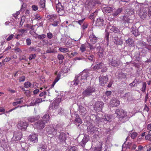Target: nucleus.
<instances>
[{
	"mask_svg": "<svg viewBox=\"0 0 151 151\" xmlns=\"http://www.w3.org/2000/svg\"><path fill=\"white\" fill-rule=\"evenodd\" d=\"M89 73L85 71H83L80 74V75L78 76L76 78L75 77L74 81V84L75 85H77L79 83H81L82 82H84V81H86V79L89 76Z\"/></svg>",
	"mask_w": 151,
	"mask_h": 151,
	"instance_id": "f257e3e1",
	"label": "nucleus"
},
{
	"mask_svg": "<svg viewBox=\"0 0 151 151\" xmlns=\"http://www.w3.org/2000/svg\"><path fill=\"white\" fill-rule=\"evenodd\" d=\"M109 64L114 67H117L119 65L118 59L116 56L109 55L108 56Z\"/></svg>",
	"mask_w": 151,
	"mask_h": 151,
	"instance_id": "f03ea898",
	"label": "nucleus"
},
{
	"mask_svg": "<svg viewBox=\"0 0 151 151\" xmlns=\"http://www.w3.org/2000/svg\"><path fill=\"white\" fill-rule=\"evenodd\" d=\"M57 137L58 142L59 144H65L68 138V135L64 132H62L60 133L57 136Z\"/></svg>",
	"mask_w": 151,
	"mask_h": 151,
	"instance_id": "7ed1b4c3",
	"label": "nucleus"
},
{
	"mask_svg": "<svg viewBox=\"0 0 151 151\" xmlns=\"http://www.w3.org/2000/svg\"><path fill=\"white\" fill-rule=\"evenodd\" d=\"M95 91L94 88L92 86H89L83 91L82 94L84 97H87L91 95L93 93L95 92Z\"/></svg>",
	"mask_w": 151,
	"mask_h": 151,
	"instance_id": "20e7f679",
	"label": "nucleus"
},
{
	"mask_svg": "<svg viewBox=\"0 0 151 151\" xmlns=\"http://www.w3.org/2000/svg\"><path fill=\"white\" fill-rule=\"evenodd\" d=\"M100 69H101V71L102 72H105L107 71V68L102 62L96 65L93 67V70H98Z\"/></svg>",
	"mask_w": 151,
	"mask_h": 151,
	"instance_id": "39448f33",
	"label": "nucleus"
},
{
	"mask_svg": "<svg viewBox=\"0 0 151 151\" xmlns=\"http://www.w3.org/2000/svg\"><path fill=\"white\" fill-rule=\"evenodd\" d=\"M47 134L49 137H52L54 135V133L55 132V128L53 125H50L46 128Z\"/></svg>",
	"mask_w": 151,
	"mask_h": 151,
	"instance_id": "423d86ee",
	"label": "nucleus"
},
{
	"mask_svg": "<svg viewBox=\"0 0 151 151\" xmlns=\"http://www.w3.org/2000/svg\"><path fill=\"white\" fill-rule=\"evenodd\" d=\"M115 114L117 115L116 116L119 119L123 118L127 116L126 112L122 109H116L115 111Z\"/></svg>",
	"mask_w": 151,
	"mask_h": 151,
	"instance_id": "0eeeda50",
	"label": "nucleus"
},
{
	"mask_svg": "<svg viewBox=\"0 0 151 151\" xmlns=\"http://www.w3.org/2000/svg\"><path fill=\"white\" fill-rule=\"evenodd\" d=\"M45 123L44 121L40 120L35 123L34 126L37 129H41L45 126Z\"/></svg>",
	"mask_w": 151,
	"mask_h": 151,
	"instance_id": "6e6552de",
	"label": "nucleus"
},
{
	"mask_svg": "<svg viewBox=\"0 0 151 151\" xmlns=\"http://www.w3.org/2000/svg\"><path fill=\"white\" fill-rule=\"evenodd\" d=\"M28 140L30 142L37 143L38 141V135L36 133H32L28 137Z\"/></svg>",
	"mask_w": 151,
	"mask_h": 151,
	"instance_id": "1a4fd4ad",
	"label": "nucleus"
},
{
	"mask_svg": "<svg viewBox=\"0 0 151 151\" xmlns=\"http://www.w3.org/2000/svg\"><path fill=\"white\" fill-rule=\"evenodd\" d=\"M104 104V103L101 101H98L96 102L94 105V108L96 111H101L102 109L103 105Z\"/></svg>",
	"mask_w": 151,
	"mask_h": 151,
	"instance_id": "9d476101",
	"label": "nucleus"
},
{
	"mask_svg": "<svg viewBox=\"0 0 151 151\" xmlns=\"http://www.w3.org/2000/svg\"><path fill=\"white\" fill-rule=\"evenodd\" d=\"M28 124L25 121H20L19 123L18 127L19 129L22 130H25L28 127Z\"/></svg>",
	"mask_w": 151,
	"mask_h": 151,
	"instance_id": "9b49d317",
	"label": "nucleus"
},
{
	"mask_svg": "<svg viewBox=\"0 0 151 151\" xmlns=\"http://www.w3.org/2000/svg\"><path fill=\"white\" fill-rule=\"evenodd\" d=\"M99 80L100 84L102 86H104L107 83L108 78L107 76H100L99 77Z\"/></svg>",
	"mask_w": 151,
	"mask_h": 151,
	"instance_id": "f8f14e48",
	"label": "nucleus"
},
{
	"mask_svg": "<svg viewBox=\"0 0 151 151\" xmlns=\"http://www.w3.org/2000/svg\"><path fill=\"white\" fill-rule=\"evenodd\" d=\"M141 9L139 14V16L142 19H144L147 14V9Z\"/></svg>",
	"mask_w": 151,
	"mask_h": 151,
	"instance_id": "ddd939ff",
	"label": "nucleus"
},
{
	"mask_svg": "<svg viewBox=\"0 0 151 151\" xmlns=\"http://www.w3.org/2000/svg\"><path fill=\"white\" fill-rule=\"evenodd\" d=\"M22 133L21 132H15L14 133V136L12 139L15 141L20 140L22 138Z\"/></svg>",
	"mask_w": 151,
	"mask_h": 151,
	"instance_id": "4468645a",
	"label": "nucleus"
},
{
	"mask_svg": "<svg viewBox=\"0 0 151 151\" xmlns=\"http://www.w3.org/2000/svg\"><path fill=\"white\" fill-rule=\"evenodd\" d=\"M89 140V137L88 135L85 134L84 135L82 141L80 142V144L83 148L85 147V145L87 142Z\"/></svg>",
	"mask_w": 151,
	"mask_h": 151,
	"instance_id": "2eb2a0df",
	"label": "nucleus"
},
{
	"mask_svg": "<svg viewBox=\"0 0 151 151\" xmlns=\"http://www.w3.org/2000/svg\"><path fill=\"white\" fill-rule=\"evenodd\" d=\"M95 3L92 0L87 1L86 3V7L89 11L95 6Z\"/></svg>",
	"mask_w": 151,
	"mask_h": 151,
	"instance_id": "dca6fc26",
	"label": "nucleus"
},
{
	"mask_svg": "<svg viewBox=\"0 0 151 151\" xmlns=\"http://www.w3.org/2000/svg\"><path fill=\"white\" fill-rule=\"evenodd\" d=\"M122 20L124 23H132L134 21L133 19L128 16H124L123 17Z\"/></svg>",
	"mask_w": 151,
	"mask_h": 151,
	"instance_id": "f3484780",
	"label": "nucleus"
},
{
	"mask_svg": "<svg viewBox=\"0 0 151 151\" xmlns=\"http://www.w3.org/2000/svg\"><path fill=\"white\" fill-rule=\"evenodd\" d=\"M120 104V101L117 99H112L110 102V105L112 107H116Z\"/></svg>",
	"mask_w": 151,
	"mask_h": 151,
	"instance_id": "a211bd4d",
	"label": "nucleus"
},
{
	"mask_svg": "<svg viewBox=\"0 0 151 151\" xmlns=\"http://www.w3.org/2000/svg\"><path fill=\"white\" fill-rule=\"evenodd\" d=\"M89 38L91 42L93 44L95 43L98 40L97 37L93 34H91L89 36Z\"/></svg>",
	"mask_w": 151,
	"mask_h": 151,
	"instance_id": "6ab92c4d",
	"label": "nucleus"
},
{
	"mask_svg": "<svg viewBox=\"0 0 151 151\" xmlns=\"http://www.w3.org/2000/svg\"><path fill=\"white\" fill-rule=\"evenodd\" d=\"M114 8L109 6L104 7L103 9V11L106 13H110L113 11Z\"/></svg>",
	"mask_w": 151,
	"mask_h": 151,
	"instance_id": "aec40b11",
	"label": "nucleus"
},
{
	"mask_svg": "<svg viewBox=\"0 0 151 151\" xmlns=\"http://www.w3.org/2000/svg\"><path fill=\"white\" fill-rule=\"evenodd\" d=\"M127 84L125 83H122L120 86L119 92L120 93H123V91L126 90Z\"/></svg>",
	"mask_w": 151,
	"mask_h": 151,
	"instance_id": "412c9836",
	"label": "nucleus"
},
{
	"mask_svg": "<svg viewBox=\"0 0 151 151\" xmlns=\"http://www.w3.org/2000/svg\"><path fill=\"white\" fill-rule=\"evenodd\" d=\"M46 18L51 22L54 21L57 18V16L55 14H49L47 15Z\"/></svg>",
	"mask_w": 151,
	"mask_h": 151,
	"instance_id": "4be33fe9",
	"label": "nucleus"
},
{
	"mask_svg": "<svg viewBox=\"0 0 151 151\" xmlns=\"http://www.w3.org/2000/svg\"><path fill=\"white\" fill-rule=\"evenodd\" d=\"M104 21L103 19L99 18L97 19L96 22V25L98 26H101L104 25Z\"/></svg>",
	"mask_w": 151,
	"mask_h": 151,
	"instance_id": "5701e85b",
	"label": "nucleus"
},
{
	"mask_svg": "<svg viewBox=\"0 0 151 151\" xmlns=\"http://www.w3.org/2000/svg\"><path fill=\"white\" fill-rule=\"evenodd\" d=\"M39 117L38 116H32L28 117V119L29 121L31 122H33L39 119Z\"/></svg>",
	"mask_w": 151,
	"mask_h": 151,
	"instance_id": "b1692460",
	"label": "nucleus"
},
{
	"mask_svg": "<svg viewBox=\"0 0 151 151\" xmlns=\"http://www.w3.org/2000/svg\"><path fill=\"white\" fill-rule=\"evenodd\" d=\"M114 40V43L117 45H121L123 43V42L121 39L117 37H115Z\"/></svg>",
	"mask_w": 151,
	"mask_h": 151,
	"instance_id": "393cba45",
	"label": "nucleus"
},
{
	"mask_svg": "<svg viewBox=\"0 0 151 151\" xmlns=\"http://www.w3.org/2000/svg\"><path fill=\"white\" fill-rule=\"evenodd\" d=\"M76 118L75 119V122H77L79 124L78 125V127H79L80 124H81L82 123V121L81 119L79 117V116L78 114H76Z\"/></svg>",
	"mask_w": 151,
	"mask_h": 151,
	"instance_id": "a878e982",
	"label": "nucleus"
},
{
	"mask_svg": "<svg viewBox=\"0 0 151 151\" xmlns=\"http://www.w3.org/2000/svg\"><path fill=\"white\" fill-rule=\"evenodd\" d=\"M131 32L135 36H137L139 34L138 32V29L136 28H132Z\"/></svg>",
	"mask_w": 151,
	"mask_h": 151,
	"instance_id": "bb28decb",
	"label": "nucleus"
},
{
	"mask_svg": "<svg viewBox=\"0 0 151 151\" xmlns=\"http://www.w3.org/2000/svg\"><path fill=\"white\" fill-rule=\"evenodd\" d=\"M111 27L110 29L111 31L116 33H119L120 32L119 29L116 27L112 26Z\"/></svg>",
	"mask_w": 151,
	"mask_h": 151,
	"instance_id": "cd10ccee",
	"label": "nucleus"
},
{
	"mask_svg": "<svg viewBox=\"0 0 151 151\" xmlns=\"http://www.w3.org/2000/svg\"><path fill=\"white\" fill-rule=\"evenodd\" d=\"M38 151H47L45 146L44 145L40 144L39 145V147Z\"/></svg>",
	"mask_w": 151,
	"mask_h": 151,
	"instance_id": "c85d7f7f",
	"label": "nucleus"
},
{
	"mask_svg": "<svg viewBox=\"0 0 151 151\" xmlns=\"http://www.w3.org/2000/svg\"><path fill=\"white\" fill-rule=\"evenodd\" d=\"M34 33L35 35H36V36H35L34 37H37L39 39H40L41 40L45 38L46 37V35L45 34H42L41 35H39L36 33L35 32H34Z\"/></svg>",
	"mask_w": 151,
	"mask_h": 151,
	"instance_id": "c756f323",
	"label": "nucleus"
},
{
	"mask_svg": "<svg viewBox=\"0 0 151 151\" xmlns=\"http://www.w3.org/2000/svg\"><path fill=\"white\" fill-rule=\"evenodd\" d=\"M55 132L58 131H61L63 130V128L62 127V126L60 124H58L55 128Z\"/></svg>",
	"mask_w": 151,
	"mask_h": 151,
	"instance_id": "7c9ffc66",
	"label": "nucleus"
},
{
	"mask_svg": "<svg viewBox=\"0 0 151 151\" xmlns=\"http://www.w3.org/2000/svg\"><path fill=\"white\" fill-rule=\"evenodd\" d=\"M126 42L130 46H132L134 44V41L132 39H129L126 40Z\"/></svg>",
	"mask_w": 151,
	"mask_h": 151,
	"instance_id": "2f4dec72",
	"label": "nucleus"
},
{
	"mask_svg": "<svg viewBox=\"0 0 151 151\" xmlns=\"http://www.w3.org/2000/svg\"><path fill=\"white\" fill-rule=\"evenodd\" d=\"M45 100H42V98H38L36 99L35 101L34 102H32L33 105H35L37 104L42 102V101H45Z\"/></svg>",
	"mask_w": 151,
	"mask_h": 151,
	"instance_id": "473e14b6",
	"label": "nucleus"
},
{
	"mask_svg": "<svg viewBox=\"0 0 151 151\" xmlns=\"http://www.w3.org/2000/svg\"><path fill=\"white\" fill-rule=\"evenodd\" d=\"M122 11V8H119L117 10L114 12V13H113L112 15L114 16H116L118 14L120 13Z\"/></svg>",
	"mask_w": 151,
	"mask_h": 151,
	"instance_id": "72a5a7b5",
	"label": "nucleus"
},
{
	"mask_svg": "<svg viewBox=\"0 0 151 151\" xmlns=\"http://www.w3.org/2000/svg\"><path fill=\"white\" fill-rule=\"evenodd\" d=\"M127 14L129 15H133L134 14V11L133 9H127L126 10Z\"/></svg>",
	"mask_w": 151,
	"mask_h": 151,
	"instance_id": "f704fd0d",
	"label": "nucleus"
},
{
	"mask_svg": "<svg viewBox=\"0 0 151 151\" xmlns=\"http://www.w3.org/2000/svg\"><path fill=\"white\" fill-rule=\"evenodd\" d=\"M79 111L80 112L82 113L85 114L86 113V108L83 107L81 106H79Z\"/></svg>",
	"mask_w": 151,
	"mask_h": 151,
	"instance_id": "c9c22d12",
	"label": "nucleus"
},
{
	"mask_svg": "<svg viewBox=\"0 0 151 151\" xmlns=\"http://www.w3.org/2000/svg\"><path fill=\"white\" fill-rule=\"evenodd\" d=\"M56 8L57 10H58L60 9H63L64 7L61 4V3L60 2L56 4Z\"/></svg>",
	"mask_w": 151,
	"mask_h": 151,
	"instance_id": "e433bc0d",
	"label": "nucleus"
},
{
	"mask_svg": "<svg viewBox=\"0 0 151 151\" xmlns=\"http://www.w3.org/2000/svg\"><path fill=\"white\" fill-rule=\"evenodd\" d=\"M50 116L48 114H45L42 118V119L43 120V121H48L50 119Z\"/></svg>",
	"mask_w": 151,
	"mask_h": 151,
	"instance_id": "4c0bfd02",
	"label": "nucleus"
},
{
	"mask_svg": "<svg viewBox=\"0 0 151 151\" xmlns=\"http://www.w3.org/2000/svg\"><path fill=\"white\" fill-rule=\"evenodd\" d=\"M45 0H41L40 2V6L41 8L43 9L45 7Z\"/></svg>",
	"mask_w": 151,
	"mask_h": 151,
	"instance_id": "58836bf2",
	"label": "nucleus"
},
{
	"mask_svg": "<svg viewBox=\"0 0 151 151\" xmlns=\"http://www.w3.org/2000/svg\"><path fill=\"white\" fill-rule=\"evenodd\" d=\"M88 59L91 61L94 62L95 61V57L93 55H90L88 57Z\"/></svg>",
	"mask_w": 151,
	"mask_h": 151,
	"instance_id": "ea45409f",
	"label": "nucleus"
},
{
	"mask_svg": "<svg viewBox=\"0 0 151 151\" xmlns=\"http://www.w3.org/2000/svg\"><path fill=\"white\" fill-rule=\"evenodd\" d=\"M59 50L61 52H66L69 51L68 49L67 48H63L61 47L59 48Z\"/></svg>",
	"mask_w": 151,
	"mask_h": 151,
	"instance_id": "a19ab883",
	"label": "nucleus"
},
{
	"mask_svg": "<svg viewBox=\"0 0 151 151\" xmlns=\"http://www.w3.org/2000/svg\"><path fill=\"white\" fill-rule=\"evenodd\" d=\"M136 82H137V81H136V79H135L132 83L129 84V85L131 87L137 86V84Z\"/></svg>",
	"mask_w": 151,
	"mask_h": 151,
	"instance_id": "79ce46f5",
	"label": "nucleus"
},
{
	"mask_svg": "<svg viewBox=\"0 0 151 151\" xmlns=\"http://www.w3.org/2000/svg\"><path fill=\"white\" fill-rule=\"evenodd\" d=\"M24 27L29 28L30 29L32 30H34V28H33V26L31 24H27L26 25H24Z\"/></svg>",
	"mask_w": 151,
	"mask_h": 151,
	"instance_id": "37998d69",
	"label": "nucleus"
},
{
	"mask_svg": "<svg viewBox=\"0 0 151 151\" xmlns=\"http://www.w3.org/2000/svg\"><path fill=\"white\" fill-rule=\"evenodd\" d=\"M57 11L58 13V14L60 16L63 15L64 14L65 12L64 9H60Z\"/></svg>",
	"mask_w": 151,
	"mask_h": 151,
	"instance_id": "c03bdc74",
	"label": "nucleus"
},
{
	"mask_svg": "<svg viewBox=\"0 0 151 151\" xmlns=\"http://www.w3.org/2000/svg\"><path fill=\"white\" fill-rule=\"evenodd\" d=\"M25 16H23L21 17V21L20 23V25L22 26L25 21Z\"/></svg>",
	"mask_w": 151,
	"mask_h": 151,
	"instance_id": "a18cd8bd",
	"label": "nucleus"
},
{
	"mask_svg": "<svg viewBox=\"0 0 151 151\" xmlns=\"http://www.w3.org/2000/svg\"><path fill=\"white\" fill-rule=\"evenodd\" d=\"M146 85L147 84L145 82H143L142 87V88L141 91L143 92H144L145 91Z\"/></svg>",
	"mask_w": 151,
	"mask_h": 151,
	"instance_id": "49530a36",
	"label": "nucleus"
},
{
	"mask_svg": "<svg viewBox=\"0 0 151 151\" xmlns=\"http://www.w3.org/2000/svg\"><path fill=\"white\" fill-rule=\"evenodd\" d=\"M31 85V83L29 82H27L24 83V86L26 88H28L30 87Z\"/></svg>",
	"mask_w": 151,
	"mask_h": 151,
	"instance_id": "de8ad7c7",
	"label": "nucleus"
},
{
	"mask_svg": "<svg viewBox=\"0 0 151 151\" xmlns=\"http://www.w3.org/2000/svg\"><path fill=\"white\" fill-rule=\"evenodd\" d=\"M23 102V101L22 100H20L18 101H17L16 102H14L13 103V105L14 106H17L18 104H21Z\"/></svg>",
	"mask_w": 151,
	"mask_h": 151,
	"instance_id": "09e8293b",
	"label": "nucleus"
},
{
	"mask_svg": "<svg viewBox=\"0 0 151 151\" xmlns=\"http://www.w3.org/2000/svg\"><path fill=\"white\" fill-rule=\"evenodd\" d=\"M103 119L104 121H110V118L109 117V116L108 115H105L103 118Z\"/></svg>",
	"mask_w": 151,
	"mask_h": 151,
	"instance_id": "8fccbe9b",
	"label": "nucleus"
},
{
	"mask_svg": "<svg viewBox=\"0 0 151 151\" xmlns=\"http://www.w3.org/2000/svg\"><path fill=\"white\" fill-rule=\"evenodd\" d=\"M88 46H89V48L91 50L94 49L96 47V45H93L89 43H88Z\"/></svg>",
	"mask_w": 151,
	"mask_h": 151,
	"instance_id": "3c124183",
	"label": "nucleus"
},
{
	"mask_svg": "<svg viewBox=\"0 0 151 151\" xmlns=\"http://www.w3.org/2000/svg\"><path fill=\"white\" fill-rule=\"evenodd\" d=\"M80 49L82 52H84L86 50L85 45L84 44L81 45L80 47Z\"/></svg>",
	"mask_w": 151,
	"mask_h": 151,
	"instance_id": "603ef678",
	"label": "nucleus"
},
{
	"mask_svg": "<svg viewBox=\"0 0 151 151\" xmlns=\"http://www.w3.org/2000/svg\"><path fill=\"white\" fill-rule=\"evenodd\" d=\"M139 56V54L138 53L135 54L134 56V57L135 58V59H136V60L139 61V60L140 58Z\"/></svg>",
	"mask_w": 151,
	"mask_h": 151,
	"instance_id": "864d4df0",
	"label": "nucleus"
},
{
	"mask_svg": "<svg viewBox=\"0 0 151 151\" xmlns=\"http://www.w3.org/2000/svg\"><path fill=\"white\" fill-rule=\"evenodd\" d=\"M103 50H100L97 52L98 55L99 56V58H101L102 57V55L103 54Z\"/></svg>",
	"mask_w": 151,
	"mask_h": 151,
	"instance_id": "5fc2aeb1",
	"label": "nucleus"
},
{
	"mask_svg": "<svg viewBox=\"0 0 151 151\" xmlns=\"http://www.w3.org/2000/svg\"><path fill=\"white\" fill-rule=\"evenodd\" d=\"M96 48L97 50H98L99 51L100 50H103V49L100 46V44L99 43L97 44H96Z\"/></svg>",
	"mask_w": 151,
	"mask_h": 151,
	"instance_id": "6e6d98bb",
	"label": "nucleus"
},
{
	"mask_svg": "<svg viewBox=\"0 0 151 151\" xmlns=\"http://www.w3.org/2000/svg\"><path fill=\"white\" fill-rule=\"evenodd\" d=\"M96 12L91 14L89 16V18L90 19H93L94 18V16L96 15Z\"/></svg>",
	"mask_w": 151,
	"mask_h": 151,
	"instance_id": "4d7b16f0",
	"label": "nucleus"
},
{
	"mask_svg": "<svg viewBox=\"0 0 151 151\" xmlns=\"http://www.w3.org/2000/svg\"><path fill=\"white\" fill-rule=\"evenodd\" d=\"M58 58L60 60H63L64 59V57L63 55H58Z\"/></svg>",
	"mask_w": 151,
	"mask_h": 151,
	"instance_id": "13d9d810",
	"label": "nucleus"
},
{
	"mask_svg": "<svg viewBox=\"0 0 151 151\" xmlns=\"http://www.w3.org/2000/svg\"><path fill=\"white\" fill-rule=\"evenodd\" d=\"M10 60V58H6L4 61H3L2 62H0V64L4 65V62H7L9 61Z\"/></svg>",
	"mask_w": 151,
	"mask_h": 151,
	"instance_id": "bf43d9fd",
	"label": "nucleus"
},
{
	"mask_svg": "<svg viewBox=\"0 0 151 151\" xmlns=\"http://www.w3.org/2000/svg\"><path fill=\"white\" fill-rule=\"evenodd\" d=\"M137 133L135 132H134L131 134V137L133 139H134L137 136Z\"/></svg>",
	"mask_w": 151,
	"mask_h": 151,
	"instance_id": "052dcab7",
	"label": "nucleus"
},
{
	"mask_svg": "<svg viewBox=\"0 0 151 151\" xmlns=\"http://www.w3.org/2000/svg\"><path fill=\"white\" fill-rule=\"evenodd\" d=\"M119 77L121 78H125L126 77V75L124 73H122V72H121L119 73Z\"/></svg>",
	"mask_w": 151,
	"mask_h": 151,
	"instance_id": "680f3d73",
	"label": "nucleus"
},
{
	"mask_svg": "<svg viewBox=\"0 0 151 151\" xmlns=\"http://www.w3.org/2000/svg\"><path fill=\"white\" fill-rule=\"evenodd\" d=\"M130 96V93L127 92L123 96H122V97L124 98H128Z\"/></svg>",
	"mask_w": 151,
	"mask_h": 151,
	"instance_id": "e2e57ef3",
	"label": "nucleus"
},
{
	"mask_svg": "<svg viewBox=\"0 0 151 151\" xmlns=\"http://www.w3.org/2000/svg\"><path fill=\"white\" fill-rule=\"evenodd\" d=\"M77 148L76 146H73L70 148V151H77Z\"/></svg>",
	"mask_w": 151,
	"mask_h": 151,
	"instance_id": "0e129e2a",
	"label": "nucleus"
},
{
	"mask_svg": "<svg viewBox=\"0 0 151 151\" xmlns=\"http://www.w3.org/2000/svg\"><path fill=\"white\" fill-rule=\"evenodd\" d=\"M102 149V146L100 145V146L97 147H95V151H100Z\"/></svg>",
	"mask_w": 151,
	"mask_h": 151,
	"instance_id": "69168bd1",
	"label": "nucleus"
},
{
	"mask_svg": "<svg viewBox=\"0 0 151 151\" xmlns=\"http://www.w3.org/2000/svg\"><path fill=\"white\" fill-rule=\"evenodd\" d=\"M59 23V22L58 21H55L54 20L53 23L52 24V25L54 27H56L58 25Z\"/></svg>",
	"mask_w": 151,
	"mask_h": 151,
	"instance_id": "338daca9",
	"label": "nucleus"
},
{
	"mask_svg": "<svg viewBox=\"0 0 151 151\" xmlns=\"http://www.w3.org/2000/svg\"><path fill=\"white\" fill-rule=\"evenodd\" d=\"M111 94V92L110 91H106L105 94L108 97H109Z\"/></svg>",
	"mask_w": 151,
	"mask_h": 151,
	"instance_id": "774afa93",
	"label": "nucleus"
}]
</instances>
